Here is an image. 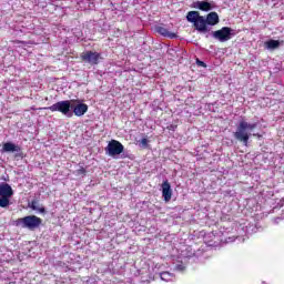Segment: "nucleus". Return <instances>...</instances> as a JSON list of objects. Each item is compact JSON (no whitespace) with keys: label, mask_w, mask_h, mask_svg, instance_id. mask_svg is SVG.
I'll list each match as a JSON object with an SVG mask.
<instances>
[{"label":"nucleus","mask_w":284,"mask_h":284,"mask_svg":"<svg viewBox=\"0 0 284 284\" xmlns=\"http://www.w3.org/2000/svg\"><path fill=\"white\" fill-rule=\"evenodd\" d=\"M234 30L230 27H223L220 30L213 31L212 37H214L221 43H225V41H230L232 39Z\"/></svg>","instance_id":"6"},{"label":"nucleus","mask_w":284,"mask_h":284,"mask_svg":"<svg viewBox=\"0 0 284 284\" xmlns=\"http://www.w3.org/2000/svg\"><path fill=\"white\" fill-rule=\"evenodd\" d=\"M38 212H40V214H45V207H37Z\"/></svg>","instance_id":"20"},{"label":"nucleus","mask_w":284,"mask_h":284,"mask_svg":"<svg viewBox=\"0 0 284 284\" xmlns=\"http://www.w3.org/2000/svg\"><path fill=\"white\" fill-rule=\"evenodd\" d=\"M193 8H196L197 10H201L202 12H210V10H212V3H210L207 0L196 1L194 3Z\"/></svg>","instance_id":"11"},{"label":"nucleus","mask_w":284,"mask_h":284,"mask_svg":"<svg viewBox=\"0 0 284 284\" xmlns=\"http://www.w3.org/2000/svg\"><path fill=\"white\" fill-rule=\"evenodd\" d=\"M256 123H248L245 120H241L239 122L236 132L233 133V136L236 139V141H240V143H243V145L247 146L250 143V136H252V134L248 132L256 130Z\"/></svg>","instance_id":"2"},{"label":"nucleus","mask_w":284,"mask_h":284,"mask_svg":"<svg viewBox=\"0 0 284 284\" xmlns=\"http://www.w3.org/2000/svg\"><path fill=\"white\" fill-rule=\"evenodd\" d=\"M73 103H78L73 106V114L75 116H83V114L88 112V104L79 103V102H73Z\"/></svg>","instance_id":"10"},{"label":"nucleus","mask_w":284,"mask_h":284,"mask_svg":"<svg viewBox=\"0 0 284 284\" xmlns=\"http://www.w3.org/2000/svg\"><path fill=\"white\" fill-rule=\"evenodd\" d=\"M16 43H23V44H26V42H24V41H16Z\"/></svg>","instance_id":"23"},{"label":"nucleus","mask_w":284,"mask_h":284,"mask_svg":"<svg viewBox=\"0 0 284 284\" xmlns=\"http://www.w3.org/2000/svg\"><path fill=\"white\" fill-rule=\"evenodd\" d=\"M142 148H148V145L150 144V140H148V138H143L141 141H140Z\"/></svg>","instance_id":"17"},{"label":"nucleus","mask_w":284,"mask_h":284,"mask_svg":"<svg viewBox=\"0 0 284 284\" xmlns=\"http://www.w3.org/2000/svg\"><path fill=\"white\" fill-rule=\"evenodd\" d=\"M14 191L8 183L0 184V207H8L10 205V197H12Z\"/></svg>","instance_id":"5"},{"label":"nucleus","mask_w":284,"mask_h":284,"mask_svg":"<svg viewBox=\"0 0 284 284\" xmlns=\"http://www.w3.org/2000/svg\"><path fill=\"white\" fill-rule=\"evenodd\" d=\"M39 202H37V200H33L30 204L31 210H37V205Z\"/></svg>","instance_id":"19"},{"label":"nucleus","mask_w":284,"mask_h":284,"mask_svg":"<svg viewBox=\"0 0 284 284\" xmlns=\"http://www.w3.org/2000/svg\"><path fill=\"white\" fill-rule=\"evenodd\" d=\"M80 59L90 65H99V61H101V53L97 51H85L81 53Z\"/></svg>","instance_id":"7"},{"label":"nucleus","mask_w":284,"mask_h":284,"mask_svg":"<svg viewBox=\"0 0 284 284\" xmlns=\"http://www.w3.org/2000/svg\"><path fill=\"white\" fill-rule=\"evenodd\" d=\"M105 150L109 156H119V154H123L125 146L116 140H111Z\"/></svg>","instance_id":"8"},{"label":"nucleus","mask_w":284,"mask_h":284,"mask_svg":"<svg viewBox=\"0 0 284 284\" xmlns=\"http://www.w3.org/2000/svg\"><path fill=\"white\" fill-rule=\"evenodd\" d=\"M186 21L193 23V27L197 32H209L207 26L219 24V13L212 11L205 19L199 11H189L186 13Z\"/></svg>","instance_id":"1"},{"label":"nucleus","mask_w":284,"mask_h":284,"mask_svg":"<svg viewBox=\"0 0 284 284\" xmlns=\"http://www.w3.org/2000/svg\"><path fill=\"white\" fill-rule=\"evenodd\" d=\"M266 50H276V48L281 47V42L278 40H268L264 43Z\"/></svg>","instance_id":"14"},{"label":"nucleus","mask_w":284,"mask_h":284,"mask_svg":"<svg viewBox=\"0 0 284 284\" xmlns=\"http://www.w3.org/2000/svg\"><path fill=\"white\" fill-rule=\"evenodd\" d=\"M196 65H199L200 68H207V64L201 60H196Z\"/></svg>","instance_id":"18"},{"label":"nucleus","mask_w":284,"mask_h":284,"mask_svg":"<svg viewBox=\"0 0 284 284\" xmlns=\"http://www.w3.org/2000/svg\"><path fill=\"white\" fill-rule=\"evenodd\" d=\"M156 32L162 37H168V39H176V33L170 32L165 27H158Z\"/></svg>","instance_id":"13"},{"label":"nucleus","mask_w":284,"mask_h":284,"mask_svg":"<svg viewBox=\"0 0 284 284\" xmlns=\"http://www.w3.org/2000/svg\"><path fill=\"white\" fill-rule=\"evenodd\" d=\"M72 103H80V100H63L59 101L51 106L44 108V110H50V112H60L64 116H72Z\"/></svg>","instance_id":"3"},{"label":"nucleus","mask_w":284,"mask_h":284,"mask_svg":"<svg viewBox=\"0 0 284 284\" xmlns=\"http://www.w3.org/2000/svg\"><path fill=\"white\" fill-rule=\"evenodd\" d=\"M3 152H21V146L12 143L6 142L2 146Z\"/></svg>","instance_id":"12"},{"label":"nucleus","mask_w":284,"mask_h":284,"mask_svg":"<svg viewBox=\"0 0 284 284\" xmlns=\"http://www.w3.org/2000/svg\"><path fill=\"white\" fill-rule=\"evenodd\" d=\"M253 136H257V139H261V134L254 133Z\"/></svg>","instance_id":"22"},{"label":"nucleus","mask_w":284,"mask_h":284,"mask_svg":"<svg viewBox=\"0 0 284 284\" xmlns=\"http://www.w3.org/2000/svg\"><path fill=\"white\" fill-rule=\"evenodd\" d=\"M43 220L37 215H29L16 221V225H21L22 227H27V230H37V227L41 226Z\"/></svg>","instance_id":"4"},{"label":"nucleus","mask_w":284,"mask_h":284,"mask_svg":"<svg viewBox=\"0 0 284 284\" xmlns=\"http://www.w3.org/2000/svg\"><path fill=\"white\" fill-rule=\"evenodd\" d=\"M160 278L165 283H170L171 281H174V275H172L170 272H162L160 274Z\"/></svg>","instance_id":"15"},{"label":"nucleus","mask_w":284,"mask_h":284,"mask_svg":"<svg viewBox=\"0 0 284 284\" xmlns=\"http://www.w3.org/2000/svg\"><path fill=\"white\" fill-rule=\"evenodd\" d=\"M168 130H172V132H174V130H176V125L171 124V125L168 126Z\"/></svg>","instance_id":"21"},{"label":"nucleus","mask_w":284,"mask_h":284,"mask_svg":"<svg viewBox=\"0 0 284 284\" xmlns=\"http://www.w3.org/2000/svg\"><path fill=\"white\" fill-rule=\"evenodd\" d=\"M75 176H85L88 174V171L85 168L81 166L80 169L74 171Z\"/></svg>","instance_id":"16"},{"label":"nucleus","mask_w":284,"mask_h":284,"mask_svg":"<svg viewBox=\"0 0 284 284\" xmlns=\"http://www.w3.org/2000/svg\"><path fill=\"white\" fill-rule=\"evenodd\" d=\"M162 196L165 201V203H170L172 200V186L170 185V182L164 181L162 183Z\"/></svg>","instance_id":"9"}]
</instances>
